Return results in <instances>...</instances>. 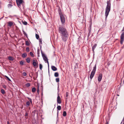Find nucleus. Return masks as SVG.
I'll return each instance as SVG.
<instances>
[{
  "label": "nucleus",
  "instance_id": "obj_1",
  "mask_svg": "<svg viewBox=\"0 0 124 124\" xmlns=\"http://www.w3.org/2000/svg\"><path fill=\"white\" fill-rule=\"evenodd\" d=\"M59 32L60 34L62 40L66 41L67 40V38L69 36L67 30L64 26H60L58 29Z\"/></svg>",
  "mask_w": 124,
  "mask_h": 124
},
{
  "label": "nucleus",
  "instance_id": "obj_2",
  "mask_svg": "<svg viewBox=\"0 0 124 124\" xmlns=\"http://www.w3.org/2000/svg\"><path fill=\"white\" fill-rule=\"evenodd\" d=\"M107 6L106 8L105 15L107 17L108 16L109 12L110 10L111 0H109L107 1Z\"/></svg>",
  "mask_w": 124,
  "mask_h": 124
},
{
  "label": "nucleus",
  "instance_id": "obj_3",
  "mask_svg": "<svg viewBox=\"0 0 124 124\" xmlns=\"http://www.w3.org/2000/svg\"><path fill=\"white\" fill-rule=\"evenodd\" d=\"M96 69V65L95 64V65L93 67V69L92 71L91 74H90V78L91 79H92L93 78L94 76L95 72Z\"/></svg>",
  "mask_w": 124,
  "mask_h": 124
},
{
  "label": "nucleus",
  "instance_id": "obj_4",
  "mask_svg": "<svg viewBox=\"0 0 124 124\" xmlns=\"http://www.w3.org/2000/svg\"><path fill=\"white\" fill-rule=\"evenodd\" d=\"M41 52L42 56L43 57L44 60L45 61V62L46 61V62L48 63V66H49V62L48 61V59L45 54H44L42 52V51L41 50Z\"/></svg>",
  "mask_w": 124,
  "mask_h": 124
},
{
  "label": "nucleus",
  "instance_id": "obj_5",
  "mask_svg": "<svg viewBox=\"0 0 124 124\" xmlns=\"http://www.w3.org/2000/svg\"><path fill=\"white\" fill-rule=\"evenodd\" d=\"M124 40V32H122V34L120 36V42L121 44H122Z\"/></svg>",
  "mask_w": 124,
  "mask_h": 124
},
{
  "label": "nucleus",
  "instance_id": "obj_6",
  "mask_svg": "<svg viewBox=\"0 0 124 124\" xmlns=\"http://www.w3.org/2000/svg\"><path fill=\"white\" fill-rule=\"evenodd\" d=\"M60 19L62 24L64 23L65 22V19L64 15L60 16Z\"/></svg>",
  "mask_w": 124,
  "mask_h": 124
},
{
  "label": "nucleus",
  "instance_id": "obj_7",
  "mask_svg": "<svg viewBox=\"0 0 124 124\" xmlns=\"http://www.w3.org/2000/svg\"><path fill=\"white\" fill-rule=\"evenodd\" d=\"M16 1L18 6H20L21 4L23 2V0H16Z\"/></svg>",
  "mask_w": 124,
  "mask_h": 124
},
{
  "label": "nucleus",
  "instance_id": "obj_8",
  "mask_svg": "<svg viewBox=\"0 0 124 124\" xmlns=\"http://www.w3.org/2000/svg\"><path fill=\"white\" fill-rule=\"evenodd\" d=\"M27 98L29 99L30 102L28 101L26 102V106L27 107H28L29 106L30 104V102H31V104L32 103V101L31 99L29 97H28Z\"/></svg>",
  "mask_w": 124,
  "mask_h": 124
},
{
  "label": "nucleus",
  "instance_id": "obj_9",
  "mask_svg": "<svg viewBox=\"0 0 124 124\" xmlns=\"http://www.w3.org/2000/svg\"><path fill=\"white\" fill-rule=\"evenodd\" d=\"M102 77V74L100 73L98 77V81L100 82L101 81Z\"/></svg>",
  "mask_w": 124,
  "mask_h": 124
},
{
  "label": "nucleus",
  "instance_id": "obj_10",
  "mask_svg": "<svg viewBox=\"0 0 124 124\" xmlns=\"http://www.w3.org/2000/svg\"><path fill=\"white\" fill-rule=\"evenodd\" d=\"M57 102L59 104H60L61 103V99L59 95V93L58 94V96L57 97Z\"/></svg>",
  "mask_w": 124,
  "mask_h": 124
},
{
  "label": "nucleus",
  "instance_id": "obj_11",
  "mask_svg": "<svg viewBox=\"0 0 124 124\" xmlns=\"http://www.w3.org/2000/svg\"><path fill=\"white\" fill-rule=\"evenodd\" d=\"M58 13L59 14V15L60 16H62L63 15L62 13V12L61 11V10L60 8H59L58 9Z\"/></svg>",
  "mask_w": 124,
  "mask_h": 124
},
{
  "label": "nucleus",
  "instance_id": "obj_12",
  "mask_svg": "<svg viewBox=\"0 0 124 124\" xmlns=\"http://www.w3.org/2000/svg\"><path fill=\"white\" fill-rule=\"evenodd\" d=\"M8 23V26L10 27H11L13 24V22L12 21H9Z\"/></svg>",
  "mask_w": 124,
  "mask_h": 124
},
{
  "label": "nucleus",
  "instance_id": "obj_13",
  "mask_svg": "<svg viewBox=\"0 0 124 124\" xmlns=\"http://www.w3.org/2000/svg\"><path fill=\"white\" fill-rule=\"evenodd\" d=\"M51 68L52 70L54 71H55L57 70V68L55 66H51Z\"/></svg>",
  "mask_w": 124,
  "mask_h": 124
},
{
  "label": "nucleus",
  "instance_id": "obj_14",
  "mask_svg": "<svg viewBox=\"0 0 124 124\" xmlns=\"http://www.w3.org/2000/svg\"><path fill=\"white\" fill-rule=\"evenodd\" d=\"M33 66L34 67H38V61L36 62H34L32 63Z\"/></svg>",
  "mask_w": 124,
  "mask_h": 124
},
{
  "label": "nucleus",
  "instance_id": "obj_15",
  "mask_svg": "<svg viewBox=\"0 0 124 124\" xmlns=\"http://www.w3.org/2000/svg\"><path fill=\"white\" fill-rule=\"evenodd\" d=\"M97 46V44H95L92 47V49L93 51L94 52V49L96 48V47Z\"/></svg>",
  "mask_w": 124,
  "mask_h": 124
},
{
  "label": "nucleus",
  "instance_id": "obj_16",
  "mask_svg": "<svg viewBox=\"0 0 124 124\" xmlns=\"http://www.w3.org/2000/svg\"><path fill=\"white\" fill-rule=\"evenodd\" d=\"M8 58L9 60L10 61H13L14 60V58L11 56H9L8 57Z\"/></svg>",
  "mask_w": 124,
  "mask_h": 124
},
{
  "label": "nucleus",
  "instance_id": "obj_17",
  "mask_svg": "<svg viewBox=\"0 0 124 124\" xmlns=\"http://www.w3.org/2000/svg\"><path fill=\"white\" fill-rule=\"evenodd\" d=\"M54 76L55 77H57L59 76L58 73L57 72H55L54 74Z\"/></svg>",
  "mask_w": 124,
  "mask_h": 124
},
{
  "label": "nucleus",
  "instance_id": "obj_18",
  "mask_svg": "<svg viewBox=\"0 0 124 124\" xmlns=\"http://www.w3.org/2000/svg\"><path fill=\"white\" fill-rule=\"evenodd\" d=\"M27 56V54L26 53H24L22 55V56L23 58H25Z\"/></svg>",
  "mask_w": 124,
  "mask_h": 124
},
{
  "label": "nucleus",
  "instance_id": "obj_19",
  "mask_svg": "<svg viewBox=\"0 0 124 124\" xmlns=\"http://www.w3.org/2000/svg\"><path fill=\"white\" fill-rule=\"evenodd\" d=\"M25 45L27 46H29L30 44V43L29 41H25Z\"/></svg>",
  "mask_w": 124,
  "mask_h": 124
},
{
  "label": "nucleus",
  "instance_id": "obj_20",
  "mask_svg": "<svg viewBox=\"0 0 124 124\" xmlns=\"http://www.w3.org/2000/svg\"><path fill=\"white\" fill-rule=\"evenodd\" d=\"M67 115V113L66 111H64L63 112V116H65Z\"/></svg>",
  "mask_w": 124,
  "mask_h": 124
},
{
  "label": "nucleus",
  "instance_id": "obj_21",
  "mask_svg": "<svg viewBox=\"0 0 124 124\" xmlns=\"http://www.w3.org/2000/svg\"><path fill=\"white\" fill-rule=\"evenodd\" d=\"M26 62L27 63H29L30 61V59L29 58H27L26 59Z\"/></svg>",
  "mask_w": 124,
  "mask_h": 124
},
{
  "label": "nucleus",
  "instance_id": "obj_22",
  "mask_svg": "<svg viewBox=\"0 0 124 124\" xmlns=\"http://www.w3.org/2000/svg\"><path fill=\"white\" fill-rule=\"evenodd\" d=\"M57 109L58 110H61V107L60 106H58L57 107Z\"/></svg>",
  "mask_w": 124,
  "mask_h": 124
},
{
  "label": "nucleus",
  "instance_id": "obj_23",
  "mask_svg": "<svg viewBox=\"0 0 124 124\" xmlns=\"http://www.w3.org/2000/svg\"><path fill=\"white\" fill-rule=\"evenodd\" d=\"M24 25H26L27 24V23L26 21H22Z\"/></svg>",
  "mask_w": 124,
  "mask_h": 124
},
{
  "label": "nucleus",
  "instance_id": "obj_24",
  "mask_svg": "<svg viewBox=\"0 0 124 124\" xmlns=\"http://www.w3.org/2000/svg\"><path fill=\"white\" fill-rule=\"evenodd\" d=\"M32 92L33 93H35L36 91V89L35 88L33 87L32 89Z\"/></svg>",
  "mask_w": 124,
  "mask_h": 124
},
{
  "label": "nucleus",
  "instance_id": "obj_25",
  "mask_svg": "<svg viewBox=\"0 0 124 124\" xmlns=\"http://www.w3.org/2000/svg\"><path fill=\"white\" fill-rule=\"evenodd\" d=\"M39 85H38V86H37V93L38 94H39Z\"/></svg>",
  "mask_w": 124,
  "mask_h": 124
},
{
  "label": "nucleus",
  "instance_id": "obj_26",
  "mask_svg": "<svg viewBox=\"0 0 124 124\" xmlns=\"http://www.w3.org/2000/svg\"><path fill=\"white\" fill-rule=\"evenodd\" d=\"M1 92L3 94H4L5 93V92L4 90L3 89H2L1 90Z\"/></svg>",
  "mask_w": 124,
  "mask_h": 124
},
{
  "label": "nucleus",
  "instance_id": "obj_27",
  "mask_svg": "<svg viewBox=\"0 0 124 124\" xmlns=\"http://www.w3.org/2000/svg\"><path fill=\"white\" fill-rule=\"evenodd\" d=\"M36 37L37 39H38L39 38V36L37 34H36Z\"/></svg>",
  "mask_w": 124,
  "mask_h": 124
},
{
  "label": "nucleus",
  "instance_id": "obj_28",
  "mask_svg": "<svg viewBox=\"0 0 124 124\" xmlns=\"http://www.w3.org/2000/svg\"><path fill=\"white\" fill-rule=\"evenodd\" d=\"M30 54L32 56V57H34V54L31 52H30Z\"/></svg>",
  "mask_w": 124,
  "mask_h": 124
},
{
  "label": "nucleus",
  "instance_id": "obj_29",
  "mask_svg": "<svg viewBox=\"0 0 124 124\" xmlns=\"http://www.w3.org/2000/svg\"><path fill=\"white\" fill-rule=\"evenodd\" d=\"M39 66L40 69L41 70L42 69V64H39Z\"/></svg>",
  "mask_w": 124,
  "mask_h": 124
},
{
  "label": "nucleus",
  "instance_id": "obj_30",
  "mask_svg": "<svg viewBox=\"0 0 124 124\" xmlns=\"http://www.w3.org/2000/svg\"><path fill=\"white\" fill-rule=\"evenodd\" d=\"M55 80L56 81L58 82H59V78H57L55 79Z\"/></svg>",
  "mask_w": 124,
  "mask_h": 124
},
{
  "label": "nucleus",
  "instance_id": "obj_31",
  "mask_svg": "<svg viewBox=\"0 0 124 124\" xmlns=\"http://www.w3.org/2000/svg\"><path fill=\"white\" fill-rule=\"evenodd\" d=\"M30 86V84L29 83H27L26 84V86L27 87H29Z\"/></svg>",
  "mask_w": 124,
  "mask_h": 124
},
{
  "label": "nucleus",
  "instance_id": "obj_32",
  "mask_svg": "<svg viewBox=\"0 0 124 124\" xmlns=\"http://www.w3.org/2000/svg\"><path fill=\"white\" fill-rule=\"evenodd\" d=\"M26 51L27 52H29V48L28 47H27L26 48Z\"/></svg>",
  "mask_w": 124,
  "mask_h": 124
},
{
  "label": "nucleus",
  "instance_id": "obj_33",
  "mask_svg": "<svg viewBox=\"0 0 124 124\" xmlns=\"http://www.w3.org/2000/svg\"><path fill=\"white\" fill-rule=\"evenodd\" d=\"M23 75L24 76H25L27 75V74L25 72H23L22 73Z\"/></svg>",
  "mask_w": 124,
  "mask_h": 124
},
{
  "label": "nucleus",
  "instance_id": "obj_34",
  "mask_svg": "<svg viewBox=\"0 0 124 124\" xmlns=\"http://www.w3.org/2000/svg\"><path fill=\"white\" fill-rule=\"evenodd\" d=\"M38 55L39 54L40 50L39 49H38L37 51Z\"/></svg>",
  "mask_w": 124,
  "mask_h": 124
},
{
  "label": "nucleus",
  "instance_id": "obj_35",
  "mask_svg": "<svg viewBox=\"0 0 124 124\" xmlns=\"http://www.w3.org/2000/svg\"><path fill=\"white\" fill-rule=\"evenodd\" d=\"M8 7H11L12 6V5L11 4H9L8 5Z\"/></svg>",
  "mask_w": 124,
  "mask_h": 124
},
{
  "label": "nucleus",
  "instance_id": "obj_36",
  "mask_svg": "<svg viewBox=\"0 0 124 124\" xmlns=\"http://www.w3.org/2000/svg\"><path fill=\"white\" fill-rule=\"evenodd\" d=\"M6 77L7 78V79L9 81H11L10 79L8 77H7V76H6Z\"/></svg>",
  "mask_w": 124,
  "mask_h": 124
},
{
  "label": "nucleus",
  "instance_id": "obj_37",
  "mask_svg": "<svg viewBox=\"0 0 124 124\" xmlns=\"http://www.w3.org/2000/svg\"><path fill=\"white\" fill-rule=\"evenodd\" d=\"M37 62V60L36 59L35 60H34V59L33 60H32L33 62Z\"/></svg>",
  "mask_w": 124,
  "mask_h": 124
},
{
  "label": "nucleus",
  "instance_id": "obj_38",
  "mask_svg": "<svg viewBox=\"0 0 124 124\" xmlns=\"http://www.w3.org/2000/svg\"><path fill=\"white\" fill-rule=\"evenodd\" d=\"M68 92H67L66 93V97H68Z\"/></svg>",
  "mask_w": 124,
  "mask_h": 124
},
{
  "label": "nucleus",
  "instance_id": "obj_39",
  "mask_svg": "<svg viewBox=\"0 0 124 124\" xmlns=\"http://www.w3.org/2000/svg\"><path fill=\"white\" fill-rule=\"evenodd\" d=\"M20 63L22 65H23V62L22 61H21L20 62Z\"/></svg>",
  "mask_w": 124,
  "mask_h": 124
},
{
  "label": "nucleus",
  "instance_id": "obj_40",
  "mask_svg": "<svg viewBox=\"0 0 124 124\" xmlns=\"http://www.w3.org/2000/svg\"><path fill=\"white\" fill-rule=\"evenodd\" d=\"M23 33L24 35H25L26 36H27V34L24 31H23Z\"/></svg>",
  "mask_w": 124,
  "mask_h": 124
},
{
  "label": "nucleus",
  "instance_id": "obj_41",
  "mask_svg": "<svg viewBox=\"0 0 124 124\" xmlns=\"http://www.w3.org/2000/svg\"><path fill=\"white\" fill-rule=\"evenodd\" d=\"M28 115V113L26 112L25 113V116H27Z\"/></svg>",
  "mask_w": 124,
  "mask_h": 124
},
{
  "label": "nucleus",
  "instance_id": "obj_42",
  "mask_svg": "<svg viewBox=\"0 0 124 124\" xmlns=\"http://www.w3.org/2000/svg\"><path fill=\"white\" fill-rule=\"evenodd\" d=\"M3 88H6V86L5 85H3Z\"/></svg>",
  "mask_w": 124,
  "mask_h": 124
},
{
  "label": "nucleus",
  "instance_id": "obj_43",
  "mask_svg": "<svg viewBox=\"0 0 124 124\" xmlns=\"http://www.w3.org/2000/svg\"><path fill=\"white\" fill-rule=\"evenodd\" d=\"M124 27L123 28V29L122 30V31L123 32H124Z\"/></svg>",
  "mask_w": 124,
  "mask_h": 124
},
{
  "label": "nucleus",
  "instance_id": "obj_44",
  "mask_svg": "<svg viewBox=\"0 0 124 124\" xmlns=\"http://www.w3.org/2000/svg\"><path fill=\"white\" fill-rule=\"evenodd\" d=\"M39 42H40L42 43V41L41 40H39Z\"/></svg>",
  "mask_w": 124,
  "mask_h": 124
},
{
  "label": "nucleus",
  "instance_id": "obj_45",
  "mask_svg": "<svg viewBox=\"0 0 124 124\" xmlns=\"http://www.w3.org/2000/svg\"><path fill=\"white\" fill-rule=\"evenodd\" d=\"M7 124H10L9 122L8 121L7 122Z\"/></svg>",
  "mask_w": 124,
  "mask_h": 124
},
{
  "label": "nucleus",
  "instance_id": "obj_46",
  "mask_svg": "<svg viewBox=\"0 0 124 124\" xmlns=\"http://www.w3.org/2000/svg\"><path fill=\"white\" fill-rule=\"evenodd\" d=\"M105 124H108V123L107 121L106 123Z\"/></svg>",
  "mask_w": 124,
  "mask_h": 124
},
{
  "label": "nucleus",
  "instance_id": "obj_47",
  "mask_svg": "<svg viewBox=\"0 0 124 124\" xmlns=\"http://www.w3.org/2000/svg\"><path fill=\"white\" fill-rule=\"evenodd\" d=\"M58 111L57 113V116H58Z\"/></svg>",
  "mask_w": 124,
  "mask_h": 124
},
{
  "label": "nucleus",
  "instance_id": "obj_48",
  "mask_svg": "<svg viewBox=\"0 0 124 124\" xmlns=\"http://www.w3.org/2000/svg\"><path fill=\"white\" fill-rule=\"evenodd\" d=\"M38 56L39 57V54L38 55Z\"/></svg>",
  "mask_w": 124,
  "mask_h": 124
},
{
  "label": "nucleus",
  "instance_id": "obj_49",
  "mask_svg": "<svg viewBox=\"0 0 124 124\" xmlns=\"http://www.w3.org/2000/svg\"><path fill=\"white\" fill-rule=\"evenodd\" d=\"M42 95H43V93H42Z\"/></svg>",
  "mask_w": 124,
  "mask_h": 124
},
{
  "label": "nucleus",
  "instance_id": "obj_50",
  "mask_svg": "<svg viewBox=\"0 0 124 124\" xmlns=\"http://www.w3.org/2000/svg\"><path fill=\"white\" fill-rule=\"evenodd\" d=\"M118 95V96H119V95Z\"/></svg>",
  "mask_w": 124,
  "mask_h": 124
}]
</instances>
